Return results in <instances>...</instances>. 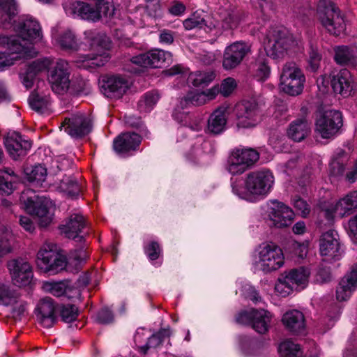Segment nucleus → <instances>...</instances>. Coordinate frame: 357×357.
<instances>
[{
	"mask_svg": "<svg viewBox=\"0 0 357 357\" xmlns=\"http://www.w3.org/2000/svg\"><path fill=\"white\" fill-rule=\"evenodd\" d=\"M36 263L41 271L53 274L63 271L67 265L66 257L57 252L54 243L48 242L38 252Z\"/></svg>",
	"mask_w": 357,
	"mask_h": 357,
	"instance_id": "nucleus-5",
	"label": "nucleus"
},
{
	"mask_svg": "<svg viewBox=\"0 0 357 357\" xmlns=\"http://www.w3.org/2000/svg\"><path fill=\"white\" fill-rule=\"evenodd\" d=\"M268 221L270 226L276 228H284L291 225L294 213L292 209L278 200H271L268 208Z\"/></svg>",
	"mask_w": 357,
	"mask_h": 357,
	"instance_id": "nucleus-12",
	"label": "nucleus"
},
{
	"mask_svg": "<svg viewBox=\"0 0 357 357\" xmlns=\"http://www.w3.org/2000/svg\"><path fill=\"white\" fill-rule=\"evenodd\" d=\"M58 41L63 49L76 50L78 46L76 37L70 31L63 32Z\"/></svg>",
	"mask_w": 357,
	"mask_h": 357,
	"instance_id": "nucleus-53",
	"label": "nucleus"
},
{
	"mask_svg": "<svg viewBox=\"0 0 357 357\" xmlns=\"http://www.w3.org/2000/svg\"><path fill=\"white\" fill-rule=\"evenodd\" d=\"M215 77L216 73L213 68H198L189 73L188 81L195 87L204 88L208 86Z\"/></svg>",
	"mask_w": 357,
	"mask_h": 357,
	"instance_id": "nucleus-30",
	"label": "nucleus"
},
{
	"mask_svg": "<svg viewBox=\"0 0 357 357\" xmlns=\"http://www.w3.org/2000/svg\"><path fill=\"white\" fill-rule=\"evenodd\" d=\"M333 91L341 95H347L352 89L351 74L347 68H342L331 80Z\"/></svg>",
	"mask_w": 357,
	"mask_h": 357,
	"instance_id": "nucleus-31",
	"label": "nucleus"
},
{
	"mask_svg": "<svg viewBox=\"0 0 357 357\" xmlns=\"http://www.w3.org/2000/svg\"><path fill=\"white\" fill-rule=\"evenodd\" d=\"M25 172L28 180L37 184L44 182L47 175V169L41 165H35L31 169H26Z\"/></svg>",
	"mask_w": 357,
	"mask_h": 357,
	"instance_id": "nucleus-48",
	"label": "nucleus"
},
{
	"mask_svg": "<svg viewBox=\"0 0 357 357\" xmlns=\"http://www.w3.org/2000/svg\"><path fill=\"white\" fill-rule=\"evenodd\" d=\"M68 287V284L66 281L47 282L44 284V289L57 297L66 294Z\"/></svg>",
	"mask_w": 357,
	"mask_h": 357,
	"instance_id": "nucleus-51",
	"label": "nucleus"
},
{
	"mask_svg": "<svg viewBox=\"0 0 357 357\" xmlns=\"http://www.w3.org/2000/svg\"><path fill=\"white\" fill-rule=\"evenodd\" d=\"M294 289L295 288L285 275L280 277L275 285V291L282 297L288 296Z\"/></svg>",
	"mask_w": 357,
	"mask_h": 357,
	"instance_id": "nucleus-52",
	"label": "nucleus"
},
{
	"mask_svg": "<svg viewBox=\"0 0 357 357\" xmlns=\"http://www.w3.org/2000/svg\"><path fill=\"white\" fill-rule=\"evenodd\" d=\"M61 127L72 137L78 138L87 135L91 130V120L83 114L66 118Z\"/></svg>",
	"mask_w": 357,
	"mask_h": 357,
	"instance_id": "nucleus-16",
	"label": "nucleus"
},
{
	"mask_svg": "<svg viewBox=\"0 0 357 357\" xmlns=\"http://www.w3.org/2000/svg\"><path fill=\"white\" fill-rule=\"evenodd\" d=\"M285 275L295 289H297L299 287H301L303 289L307 283L310 271L307 268L300 267L291 270Z\"/></svg>",
	"mask_w": 357,
	"mask_h": 357,
	"instance_id": "nucleus-39",
	"label": "nucleus"
},
{
	"mask_svg": "<svg viewBox=\"0 0 357 357\" xmlns=\"http://www.w3.org/2000/svg\"><path fill=\"white\" fill-rule=\"evenodd\" d=\"M95 3L92 7L84 1H77L73 4V12L82 19L93 22L98 21L102 16L112 17L114 13L112 0H89Z\"/></svg>",
	"mask_w": 357,
	"mask_h": 357,
	"instance_id": "nucleus-6",
	"label": "nucleus"
},
{
	"mask_svg": "<svg viewBox=\"0 0 357 357\" xmlns=\"http://www.w3.org/2000/svg\"><path fill=\"white\" fill-rule=\"evenodd\" d=\"M60 188L73 198L77 197L79 192L78 183L72 177L63 178L61 181Z\"/></svg>",
	"mask_w": 357,
	"mask_h": 357,
	"instance_id": "nucleus-50",
	"label": "nucleus"
},
{
	"mask_svg": "<svg viewBox=\"0 0 357 357\" xmlns=\"http://www.w3.org/2000/svg\"><path fill=\"white\" fill-rule=\"evenodd\" d=\"M278 349L282 357H301L302 356L300 345L289 340L282 342Z\"/></svg>",
	"mask_w": 357,
	"mask_h": 357,
	"instance_id": "nucleus-47",
	"label": "nucleus"
},
{
	"mask_svg": "<svg viewBox=\"0 0 357 357\" xmlns=\"http://www.w3.org/2000/svg\"><path fill=\"white\" fill-rule=\"evenodd\" d=\"M206 16L203 11H195L183 22L185 29L192 30L194 29H202L206 26Z\"/></svg>",
	"mask_w": 357,
	"mask_h": 357,
	"instance_id": "nucleus-43",
	"label": "nucleus"
},
{
	"mask_svg": "<svg viewBox=\"0 0 357 357\" xmlns=\"http://www.w3.org/2000/svg\"><path fill=\"white\" fill-rule=\"evenodd\" d=\"M240 18L236 12L227 11L222 20V27L225 30L233 29L238 26Z\"/></svg>",
	"mask_w": 357,
	"mask_h": 357,
	"instance_id": "nucleus-56",
	"label": "nucleus"
},
{
	"mask_svg": "<svg viewBox=\"0 0 357 357\" xmlns=\"http://www.w3.org/2000/svg\"><path fill=\"white\" fill-rule=\"evenodd\" d=\"M162 342L163 341L160 335H158L156 333L153 334L149 338L146 344L139 347V351L143 354H146L149 349L151 347H157L158 346L160 345Z\"/></svg>",
	"mask_w": 357,
	"mask_h": 357,
	"instance_id": "nucleus-62",
	"label": "nucleus"
},
{
	"mask_svg": "<svg viewBox=\"0 0 357 357\" xmlns=\"http://www.w3.org/2000/svg\"><path fill=\"white\" fill-rule=\"evenodd\" d=\"M242 292L245 297L252 301L255 303L261 301V296L254 287L246 284L242 287Z\"/></svg>",
	"mask_w": 357,
	"mask_h": 357,
	"instance_id": "nucleus-60",
	"label": "nucleus"
},
{
	"mask_svg": "<svg viewBox=\"0 0 357 357\" xmlns=\"http://www.w3.org/2000/svg\"><path fill=\"white\" fill-rule=\"evenodd\" d=\"M250 52V45L244 42H235L227 47L224 52L223 67H236Z\"/></svg>",
	"mask_w": 357,
	"mask_h": 357,
	"instance_id": "nucleus-19",
	"label": "nucleus"
},
{
	"mask_svg": "<svg viewBox=\"0 0 357 357\" xmlns=\"http://www.w3.org/2000/svg\"><path fill=\"white\" fill-rule=\"evenodd\" d=\"M5 146L10 157L17 160L26 155L31 147V143L20 133L14 132L6 137Z\"/></svg>",
	"mask_w": 357,
	"mask_h": 357,
	"instance_id": "nucleus-21",
	"label": "nucleus"
},
{
	"mask_svg": "<svg viewBox=\"0 0 357 357\" xmlns=\"http://www.w3.org/2000/svg\"><path fill=\"white\" fill-rule=\"evenodd\" d=\"M274 183V177L269 170L255 171L247 174L244 181L236 179L231 183L234 194L250 200L252 197L265 196Z\"/></svg>",
	"mask_w": 357,
	"mask_h": 357,
	"instance_id": "nucleus-1",
	"label": "nucleus"
},
{
	"mask_svg": "<svg viewBox=\"0 0 357 357\" xmlns=\"http://www.w3.org/2000/svg\"><path fill=\"white\" fill-rule=\"evenodd\" d=\"M266 54H259L256 65L258 67H268V57L278 59L284 56L289 45V38L286 32L280 28H273L266 36Z\"/></svg>",
	"mask_w": 357,
	"mask_h": 357,
	"instance_id": "nucleus-4",
	"label": "nucleus"
},
{
	"mask_svg": "<svg viewBox=\"0 0 357 357\" xmlns=\"http://www.w3.org/2000/svg\"><path fill=\"white\" fill-rule=\"evenodd\" d=\"M16 291L8 284L0 282V305H5Z\"/></svg>",
	"mask_w": 357,
	"mask_h": 357,
	"instance_id": "nucleus-59",
	"label": "nucleus"
},
{
	"mask_svg": "<svg viewBox=\"0 0 357 357\" xmlns=\"http://www.w3.org/2000/svg\"><path fill=\"white\" fill-rule=\"evenodd\" d=\"M343 126L342 113L338 110L329 109L320 112L315 121V132L323 139L335 137Z\"/></svg>",
	"mask_w": 357,
	"mask_h": 357,
	"instance_id": "nucleus-7",
	"label": "nucleus"
},
{
	"mask_svg": "<svg viewBox=\"0 0 357 357\" xmlns=\"http://www.w3.org/2000/svg\"><path fill=\"white\" fill-rule=\"evenodd\" d=\"M357 289V263L340 280L336 290V298L340 301H347Z\"/></svg>",
	"mask_w": 357,
	"mask_h": 357,
	"instance_id": "nucleus-24",
	"label": "nucleus"
},
{
	"mask_svg": "<svg viewBox=\"0 0 357 357\" xmlns=\"http://www.w3.org/2000/svg\"><path fill=\"white\" fill-rule=\"evenodd\" d=\"M294 208L301 213L303 217L307 216L310 211L308 204L303 199L296 197L293 201Z\"/></svg>",
	"mask_w": 357,
	"mask_h": 357,
	"instance_id": "nucleus-61",
	"label": "nucleus"
},
{
	"mask_svg": "<svg viewBox=\"0 0 357 357\" xmlns=\"http://www.w3.org/2000/svg\"><path fill=\"white\" fill-rule=\"evenodd\" d=\"M20 200L29 213L38 218L40 227H46L51 223L54 204L50 199L40 197L31 189H27L22 192Z\"/></svg>",
	"mask_w": 357,
	"mask_h": 357,
	"instance_id": "nucleus-2",
	"label": "nucleus"
},
{
	"mask_svg": "<svg viewBox=\"0 0 357 357\" xmlns=\"http://www.w3.org/2000/svg\"><path fill=\"white\" fill-rule=\"evenodd\" d=\"M334 59L338 65H354L356 56L354 51L348 46H338L335 48Z\"/></svg>",
	"mask_w": 357,
	"mask_h": 357,
	"instance_id": "nucleus-42",
	"label": "nucleus"
},
{
	"mask_svg": "<svg viewBox=\"0 0 357 357\" xmlns=\"http://www.w3.org/2000/svg\"><path fill=\"white\" fill-rule=\"evenodd\" d=\"M218 95V88L212 86L205 91L193 90L189 91L180 101L182 107L189 105L201 106L214 100Z\"/></svg>",
	"mask_w": 357,
	"mask_h": 357,
	"instance_id": "nucleus-23",
	"label": "nucleus"
},
{
	"mask_svg": "<svg viewBox=\"0 0 357 357\" xmlns=\"http://www.w3.org/2000/svg\"><path fill=\"white\" fill-rule=\"evenodd\" d=\"M257 266L264 272L275 271L284 264L282 249L275 243H264L259 247Z\"/></svg>",
	"mask_w": 357,
	"mask_h": 357,
	"instance_id": "nucleus-9",
	"label": "nucleus"
},
{
	"mask_svg": "<svg viewBox=\"0 0 357 357\" xmlns=\"http://www.w3.org/2000/svg\"><path fill=\"white\" fill-rule=\"evenodd\" d=\"M317 15L321 24L331 35L338 36L345 29L344 16L340 8L331 0H319Z\"/></svg>",
	"mask_w": 357,
	"mask_h": 357,
	"instance_id": "nucleus-3",
	"label": "nucleus"
},
{
	"mask_svg": "<svg viewBox=\"0 0 357 357\" xmlns=\"http://www.w3.org/2000/svg\"><path fill=\"white\" fill-rule=\"evenodd\" d=\"M259 158V153L253 149L236 148L229 154L227 169L232 175L241 174L250 168Z\"/></svg>",
	"mask_w": 357,
	"mask_h": 357,
	"instance_id": "nucleus-8",
	"label": "nucleus"
},
{
	"mask_svg": "<svg viewBox=\"0 0 357 357\" xmlns=\"http://www.w3.org/2000/svg\"><path fill=\"white\" fill-rule=\"evenodd\" d=\"M5 306H10L11 314L16 320H20L27 314L28 304L26 301L22 299L21 295L17 291L13 295Z\"/></svg>",
	"mask_w": 357,
	"mask_h": 357,
	"instance_id": "nucleus-37",
	"label": "nucleus"
},
{
	"mask_svg": "<svg viewBox=\"0 0 357 357\" xmlns=\"http://www.w3.org/2000/svg\"><path fill=\"white\" fill-rule=\"evenodd\" d=\"M161 252L160 246L156 241H151L144 246V252L151 261L158 259Z\"/></svg>",
	"mask_w": 357,
	"mask_h": 357,
	"instance_id": "nucleus-58",
	"label": "nucleus"
},
{
	"mask_svg": "<svg viewBox=\"0 0 357 357\" xmlns=\"http://www.w3.org/2000/svg\"><path fill=\"white\" fill-rule=\"evenodd\" d=\"M310 123L304 116L291 121L287 129V137L296 142L304 140L310 133Z\"/></svg>",
	"mask_w": 357,
	"mask_h": 357,
	"instance_id": "nucleus-27",
	"label": "nucleus"
},
{
	"mask_svg": "<svg viewBox=\"0 0 357 357\" xmlns=\"http://www.w3.org/2000/svg\"><path fill=\"white\" fill-rule=\"evenodd\" d=\"M357 208V190L351 192L344 197L340 199L335 204V211L338 216L342 218L349 215Z\"/></svg>",
	"mask_w": 357,
	"mask_h": 357,
	"instance_id": "nucleus-36",
	"label": "nucleus"
},
{
	"mask_svg": "<svg viewBox=\"0 0 357 357\" xmlns=\"http://www.w3.org/2000/svg\"><path fill=\"white\" fill-rule=\"evenodd\" d=\"M97 321L102 324H109L114 321L112 312L108 308H102L97 314Z\"/></svg>",
	"mask_w": 357,
	"mask_h": 357,
	"instance_id": "nucleus-63",
	"label": "nucleus"
},
{
	"mask_svg": "<svg viewBox=\"0 0 357 357\" xmlns=\"http://www.w3.org/2000/svg\"><path fill=\"white\" fill-rule=\"evenodd\" d=\"M142 142V137L135 132H124L119 135L113 142V148L118 153L135 151Z\"/></svg>",
	"mask_w": 357,
	"mask_h": 357,
	"instance_id": "nucleus-25",
	"label": "nucleus"
},
{
	"mask_svg": "<svg viewBox=\"0 0 357 357\" xmlns=\"http://www.w3.org/2000/svg\"><path fill=\"white\" fill-rule=\"evenodd\" d=\"M0 45L7 46L10 52L8 54H14L18 55L20 59L31 58L33 50L31 46H26L20 41V39L12 38L6 36H0Z\"/></svg>",
	"mask_w": 357,
	"mask_h": 357,
	"instance_id": "nucleus-29",
	"label": "nucleus"
},
{
	"mask_svg": "<svg viewBox=\"0 0 357 357\" xmlns=\"http://www.w3.org/2000/svg\"><path fill=\"white\" fill-rule=\"evenodd\" d=\"M322 56L318 49L313 45H310L309 52V64L310 67H319L321 65Z\"/></svg>",
	"mask_w": 357,
	"mask_h": 357,
	"instance_id": "nucleus-64",
	"label": "nucleus"
},
{
	"mask_svg": "<svg viewBox=\"0 0 357 357\" xmlns=\"http://www.w3.org/2000/svg\"><path fill=\"white\" fill-rule=\"evenodd\" d=\"M229 106L223 104L215 109L208 119L207 129L210 133L218 135L222 132L226 128L227 118L226 113Z\"/></svg>",
	"mask_w": 357,
	"mask_h": 357,
	"instance_id": "nucleus-26",
	"label": "nucleus"
},
{
	"mask_svg": "<svg viewBox=\"0 0 357 357\" xmlns=\"http://www.w3.org/2000/svg\"><path fill=\"white\" fill-rule=\"evenodd\" d=\"M13 234L10 229L4 225H0V257L12 250L11 242Z\"/></svg>",
	"mask_w": 357,
	"mask_h": 357,
	"instance_id": "nucleus-45",
	"label": "nucleus"
},
{
	"mask_svg": "<svg viewBox=\"0 0 357 357\" xmlns=\"http://www.w3.org/2000/svg\"><path fill=\"white\" fill-rule=\"evenodd\" d=\"M98 83L105 96L119 98L130 89L132 81L125 75H102Z\"/></svg>",
	"mask_w": 357,
	"mask_h": 357,
	"instance_id": "nucleus-10",
	"label": "nucleus"
},
{
	"mask_svg": "<svg viewBox=\"0 0 357 357\" xmlns=\"http://www.w3.org/2000/svg\"><path fill=\"white\" fill-rule=\"evenodd\" d=\"M67 68H47V77L52 90L58 94L68 91L70 86V73Z\"/></svg>",
	"mask_w": 357,
	"mask_h": 357,
	"instance_id": "nucleus-22",
	"label": "nucleus"
},
{
	"mask_svg": "<svg viewBox=\"0 0 357 357\" xmlns=\"http://www.w3.org/2000/svg\"><path fill=\"white\" fill-rule=\"evenodd\" d=\"M41 68H21L19 77L23 86L29 89L33 87Z\"/></svg>",
	"mask_w": 357,
	"mask_h": 357,
	"instance_id": "nucleus-46",
	"label": "nucleus"
},
{
	"mask_svg": "<svg viewBox=\"0 0 357 357\" xmlns=\"http://www.w3.org/2000/svg\"><path fill=\"white\" fill-rule=\"evenodd\" d=\"M349 160V155L341 149L336 150L330 163L331 174L334 176L342 175Z\"/></svg>",
	"mask_w": 357,
	"mask_h": 357,
	"instance_id": "nucleus-38",
	"label": "nucleus"
},
{
	"mask_svg": "<svg viewBox=\"0 0 357 357\" xmlns=\"http://www.w3.org/2000/svg\"><path fill=\"white\" fill-rule=\"evenodd\" d=\"M16 31L20 36V41L24 43L26 46H31L33 50V57L36 51L32 45L34 40L40 39L42 36L41 28L39 23L34 19L29 17L19 22L16 26Z\"/></svg>",
	"mask_w": 357,
	"mask_h": 357,
	"instance_id": "nucleus-14",
	"label": "nucleus"
},
{
	"mask_svg": "<svg viewBox=\"0 0 357 357\" xmlns=\"http://www.w3.org/2000/svg\"><path fill=\"white\" fill-rule=\"evenodd\" d=\"M50 102V96L40 95L36 91L32 92L29 98V104L31 108L39 114L47 112Z\"/></svg>",
	"mask_w": 357,
	"mask_h": 357,
	"instance_id": "nucleus-41",
	"label": "nucleus"
},
{
	"mask_svg": "<svg viewBox=\"0 0 357 357\" xmlns=\"http://www.w3.org/2000/svg\"><path fill=\"white\" fill-rule=\"evenodd\" d=\"M160 98L157 90H151L145 93L138 101L137 107L140 112H150Z\"/></svg>",
	"mask_w": 357,
	"mask_h": 357,
	"instance_id": "nucleus-40",
	"label": "nucleus"
},
{
	"mask_svg": "<svg viewBox=\"0 0 357 357\" xmlns=\"http://www.w3.org/2000/svg\"><path fill=\"white\" fill-rule=\"evenodd\" d=\"M86 226L84 217L80 214H73L69 217L65 225L60 226V229L69 238H75Z\"/></svg>",
	"mask_w": 357,
	"mask_h": 357,
	"instance_id": "nucleus-32",
	"label": "nucleus"
},
{
	"mask_svg": "<svg viewBox=\"0 0 357 357\" xmlns=\"http://www.w3.org/2000/svg\"><path fill=\"white\" fill-rule=\"evenodd\" d=\"M282 321L285 328L293 334H301L305 329V317L303 312L297 310L284 313Z\"/></svg>",
	"mask_w": 357,
	"mask_h": 357,
	"instance_id": "nucleus-28",
	"label": "nucleus"
},
{
	"mask_svg": "<svg viewBox=\"0 0 357 357\" xmlns=\"http://www.w3.org/2000/svg\"><path fill=\"white\" fill-rule=\"evenodd\" d=\"M68 63L66 60L57 59L56 61L50 57H45L34 61L32 64H29L27 67H66Z\"/></svg>",
	"mask_w": 357,
	"mask_h": 357,
	"instance_id": "nucleus-54",
	"label": "nucleus"
},
{
	"mask_svg": "<svg viewBox=\"0 0 357 357\" xmlns=\"http://www.w3.org/2000/svg\"><path fill=\"white\" fill-rule=\"evenodd\" d=\"M213 86L218 88V93H220L224 97H228L235 89L236 83L233 78L228 77L222 81L220 86L219 85H214Z\"/></svg>",
	"mask_w": 357,
	"mask_h": 357,
	"instance_id": "nucleus-57",
	"label": "nucleus"
},
{
	"mask_svg": "<svg viewBox=\"0 0 357 357\" xmlns=\"http://www.w3.org/2000/svg\"><path fill=\"white\" fill-rule=\"evenodd\" d=\"M109 54L105 52L100 54H79L75 62L80 63L82 67H102L109 60Z\"/></svg>",
	"mask_w": 357,
	"mask_h": 357,
	"instance_id": "nucleus-35",
	"label": "nucleus"
},
{
	"mask_svg": "<svg viewBox=\"0 0 357 357\" xmlns=\"http://www.w3.org/2000/svg\"><path fill=\"white\" fill-rule=\"evenodd\" d=\"M17 13L15 0H0V22L3 28L8 29L12 26Z\"/></svg>",
	"mask_w": 357,
	"mask_h": 357,
	"instance_id": "nucleus-33",
	"label": "nucleus"
},
{
	"mask_svg": "<svg viewBox=\"0 0 357 357\" xmlns=\"http://www.w3.org/2000/svg\"><path fill=\"white\" fill-rule=\"evenodd\" d=\"M56 305L50 297H45L40 301L35 310L37 320L45 328L52 327L56 320Z\"/></svg>",
	"mask_w": 357,
	"mask_h": 357,
	"instance_id": "nucleus-20",
	"label": "nucleus"
},
{
	"mask_svg": "<svg viewBox=\"0 0 357 357\" xmlns=\"http://www.w3.org/2000/svg\"><path fill=\"white\" fill-rule=\"evenodd\" d=\"M8 268L15 284L22 287L29 284L33 277L31 266L26 260L19 258L10 260Z\"/></svg>",
	"mask_w": 357,
	"mask_h": 357,
	"instance_id": "nucleus-17",
	"label": "nucleus"
},
{
	"mask_svg": "<svg viewBox=\"0 0 357 357\" xmlns=\"http://www.w3.org/2000/svg\"><path fill=\"white\" fill-rule=\"evenodd\" d=\"M130 60L132 63L139 66V67H147L148 66L157 67L155 64L158 63L169 66L173 63L172 53L163 50H156L132 56Z\"/></svg>",
	"mask_w": 357,
	"mask_h": 357,
	"instance_id": "nucleus-18",
	"label": "nucleus"
},
{
	"mask_svg": "<svg viewBox=\"0 0 357 357\" xmlns=\"http://www.w3.org/2000/svg\"><path fill=\"white\" fill-rule=\"evenodd\" d=\"M60 314L63 321L70 323L76 319L78 315V309L75 305H63L61 307Z\"/></svg>",
	"mask_w": 357,
	"mask_h": 357,
	"instance_id": "nucleus-55",
	"label": "nucleus"
},
{
	"mask_svg": "<svg viewBox=\"0 0 357 357\" xmlns=\"http://www.w3.org/2000/svg\"><path fill=\"white\" fill-rule=\"evenodd\" d=\"M272 320V314L270 312L264 309L254 310V316L252 328L260 334L268 332Z\"/></svg>",
	"mask_w": 357,
	"mask_h": 357,
	"instance_id": "nucleus-34",
	"label": "nucleus"
},
{
	"mask_svg": "<svg viewBox=\"0 0 357 357\" xmlns=\"http://www.w3.org/2000/svg\"><path fill=\"white\" fill-rule=\"evenodd\" d=\"M6 173L8 176H13L17 177L14 171L10 169H6L5 170H0V194L1 195H10L14 189L13 181H9L8 178H6L3 174Z\"/></svg>",
	"mask_w": 357,
	"mask_h": 357,
	"instance_id": "nucleus-49",
	"label": "nucleus"
},
{
	"mask_svg": "<svg viewBox=\"0 0 357 357\" xmlns=\"http://www.w3.org/2000/svg\"><path fill=\"white\" fill-rule=\"evenodd\" d=\"M319 250L321 256L326 257L324 260H338L342 253L338 234L333 230L324 233L319 240Z\"/></svg>",
	"mask_w": 357,
	"mask_h": 357,
	"instance_id": "nucleus-15",
	"label": "nucleus"
},
{
	"mask_svg": "<svg viewBox=\"0 0 357 357\" xmlns=\"http://www.w3.org/2000/svg\"><path fill=\"white\" fill-rule=\"evenodd\" d=\"M91 47H100L107 50L110 47L109 38L104 33L89 31L85 32Z\"/></svg>",
	"mask_w": 357,
	"mask_h": 357,
	"instance_id": "nucleus-44",
	"label": "nucleus"
},
{
	"mask_svg": "<svg viewBox=\"0 0 357 357\" xmlns=\"http://www.w3.org/2000/svg\"><path fill=\"white\" fill-rule=\"evenodd\" d=\"M305 81L301 68H283L280 75V87L287 94L298 96L303 91Z\"/></svg>",
	"mask_w": 357,
	"mask_h": 357,
	"instance_id": "nucleus-13",
	"label": "nucleus"
},
{
	"mask_svg": "<svg viewBox=\"0 0 357 357\" xmlns=\"http://www.w3.org/2000/svg\"><path fill=\"white\" fill-rule=\"evenodd\" d=\"M233 112L238 127H253L259 120V105L254 100H243L236 104Z\"/></svg>",
	"mask_w": 357,
	"mask_h": 357,
	"instance_id": "nucleus-11",
	"label": "nucleus"
}]
</instances>
